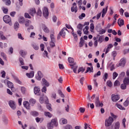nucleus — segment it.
<instances>
[{
    "label": "nucleus",
    "instance_id": "obj_1",
    "mask_svg": "<svg viewBox=\"0 0 129 129\" xmlns=\"http://www.w3.org/2000/svg\"><path fill=\"white\" fill-rule=\"evenodd\" d=\"M57 124H58L57 123V120L53 119L51 120V122L48 124L47 127L48 129H53L54 126H57Z\"/></svg>",
    "mask_w": 129,
    "mask_h": 129
},
{
    "label": "nucleus",
    "instance_id": "obj_2",
    "mask_svg": "<svg viewBox=\"0 0 129 129\" xmlns=\"http://www.w3.org/2000/svg\"><path fill=\"white\" fill-rule=\"evenodd\" d=\"M3 21L6 24H9L10 26H12V25H13V23H12V19L11 18V17H10V16L9 15H5L3 17Z\"/></svg>",
    "mask_w": 129,
    "mask_h": 129
},
{
    "label": "nucleus",
    "instance_id": "obj_3",
    "mask_svg": "<svg viewBox=\"0 0 129 129\" xmlns=\"http://www.w3.org/2000/svg\"><path fill=\"white\" fill-rule=\"evenodd\" d=\"M112 122H113V118L109 116L108 119H106L105 120V126L108 127V126H110L111 125Z\"/></svg>",
    "mask_w": 129,
    "mask_h": 129
},
{
    "label": "nucleus",
    "instance_id": "obj_4",
    "mask_svg": "<svg viewBox=\"0 0 129 129\" xmlns=\"http://www.w3.org/2000/svg\"><path fill=\"white\" fill-rule=\"evenodd\" d=\"M43 17L46 19H47L48 17H49V11H48V8L46 7H44L43 9Z\"/></svg>",
    "mask_w": 129,
    "mask_h": 129
},
{
    "label": "nucleus",
    "instance_id": "obj_5",
    "mask_svg": "<svg viewBox=\"0 0 129 129\" xmlns=\"http://www.w3.org/2000/svg\"><path fill=\"white\" fill-rule=\"evenodd\" d=\"M64 31H68L67 28L66 27L63 28L60 32H59L60 36H61L63 38H65V36H66V32H65Z\"/></svg>",
    "mask_w": 129,
    "mask_h": 129
},
{
    "label": "nucleus",
    "instance_id": "obj_6",
    "mask_svg": "<svg viewBox=\"0 0 129 129\" xmlns=\"http://www.w3.org/2000/svg\"><path fill=\"white\" fill-rule=\"evenodd\" d=\"M125 59H124V58H122L120 59V61L119 63V64H117V67H119L120 66H122L123 67V66H124V65H125Z\"/></svg>",
    "mask_w": 129,
    "mask_h": 129
},
{
    "label": "nucleus",
    "instance_id": "obj_7",
    "mask_svg": "<svg viewBox=\"0 0 129 129\" xmlns=\"http://www.w3.org/2000/svg\"><path fill=\"white\" fill-rule=\"evenodd\" d=\"M119 99V95H115L114 94H112L111 95V100L112 101L116 102Z\"/></svg>",
    "mask_w": 129,
    "mask_h": 129
},
{
    "label": "nucleus",
    "instance_id": "obj_8",
    "mask_svg": "<svg viewBox=\"0 0 129 129\" xmlns=\"http://www.w3.org/2000/svg\"><path fill=\"white\" fill-rule=\"evenodd\" d=\"M9 104L10 107L12 108V109H16V104L15 103V102L14 101H9Z\"/></svg>",
    "mask_w": 129,
    "mask_h": 129
},
{
    "label": "nucleus",
    "instance_id": "obj_9",
    "mask_svg": "<svg viewBox=\"0 0 129 129\" xmlns=\"http://www.w3.org/2000/svg\"><path fill=\"white\" fill-rule=\"evenodd\" d=\"M41 91V89L40 88L38 87H35L34 88V93L35 94H36L37 95H40V92Z\"/></svg>",
    "mask_w": 129,
    "mask_h": 129
},
{
    "label": "nucleus",
    "instance_id": "obj_10",
    "mask_svg": "<svg viewBox=\"0 0 129 129\" xmlns=\"http://www.w3.org/2000/svg\"><path fill=\"white\" fill-rule=\"evenodd\" d=\"M38 75L36 76L35 78L38 81H40L41 79H42V77H43V75L42 74V72L41 71H38L37 73Z\"/></svg>",
    "mask_w": 129,
    "mask_h": 129
},
{
    "label": "nucleus",
    "instance_id": "obj_11",
    "mask_svg": "<svg viewBox=\"0 0 129 129\" xmlns=\"http://www.w3.org/2000/svg\"><path fill=\"white\" fill-rule=\"evenodd\" d=\"M70 66H71V69H73L74 73H77V69L78 68V66L76 64H70Z\"/></svg>",
    "mask_w": 129,
    "mask_h": 129
},
{
    "label": "nucleus",
    "instance_id": "obj_12",
    "mask_svg": "<svg viewBox=\"0 0 129 129\" xmlns=\"http://www.w3.org/2000/svg\"><path fill=\"white\" fill-rule=\"evenodd\" d=\"M42 83L46 86V87H49L50 86V83H48V81H47L45 78H43L42 79Z\"/></svg>",
    "mask_w": 129,
    "mask_h": 129
},
{
    "label": "nucleus",
    "instance_id": "obj_13",
    "mask_svg": "<svg viewBox=\"0 0 129 129\" xmlns=\"http://www.w3.org/2000/svg\"><path fill=\"white\" fill-rule=\"evenodd\" d=\"M31 24H32V21H31V20L26 19L25 22L24 23V25H25L26 28H28V27H29Z\"/></svg>",
    "mask_w": 129,
    "mask_h": 129
},
{
    "label": "nucleus",
    "instance_id": "obj_14",
    "mask_svg": "<svg viewBox=\"0 0 129 129\" xmlns=\"http://www.w3.org/2000/svg\"><path fill=\"white\" fill-rule=\"evenodd\" d=\"M23 105L26 109H30V103L29 102L25 101L23 102Z\"/></svg>",
    "mask_w": 129,
    "mask_h": 129
},
{
    "label": "nucleus",
    "instance_id": "obj_15",
    "mask_svg": "<svg viewBox=\"0 0 129 129\" xmlns=\"http://www.w3.org/2000/svg\"><path fill=\"white\" fill-rule=\"evenodd\" d=\"M7 85H8L9 88H11V90L12 91H13L14 90V84H13V83L11 82V81H8Z\"/></svg>",
    "mask_w": 129,
    "mask_h": 129
},
{
    "label": "nucleus",
    "instance_id": "obj_16",
    "mask_svg": "<svg viewBox=\"0 0 129 129\" xmlns=\"http://www.w3.org/2000/svg\"><path fill=\"white\" fill-rule=\"evenodd\" d=\"M35 75V72L34 71L31 72L30 73H26V76L28 77V78H33L34 76Z\"/></svg>",
    "mask_w": 129,
    "mask_h": 129
},
{
    "label": "nucleus",
    "instance_id": "obj_17",
    "mask_svg": "<svg viewBox=\"0 0 129 129\" xmlns=\"http://www.w3.org/2000/svg\"><path fill=\"white\" fill-rule=\"evenodd\" d=\"M18 22L19 24H21L22 25H23L25 23V22H26V20L25 19V18L23 17H21L19 19Z\"/></svg>",
    "mask_w": 129,
    "mask_h": 129
},
{
    "label": "nucleus",
    "instance_id": "obj_18",
    "mask_svg": "<svg viewBox=\"0 0 129 129\" xmlns=\"http://www.w3.org/2000/svg\"><path fill=\"white\" fill-rule=\"evenodd\" d=\"M117 23L119 27H121V26H123V25H124V21L122 19H118Z\"/></svg>",
    "mask_w": 129,
    "mask_h": 129
},
{
    "label": "nucleus",
    "instance_id": "obj_19",
    "mask_svg": "<svg viewBox=\"0 0 129 129\" xmlns=\"http://www.w3.org/2000/svg\"><path fill=\"white\" fill-rule=\"evenodd\" d=\"M29 14L31 16H34L36 14V9L35 8H31L29 10Z\"/></svg>",
    "mask_w": 129,
    "mask_h": 129
},
{
    "label": "nucleus",
    "instance_id": "obj_20",
    "mask_svg": "<svg viewBox=\"0 0 129 129\" xmlns=\"http://www.w3.org/2000/svg\"><path fill=\"white\" fill-rule=\"evenodd\" d=\"M68 60L69 63H70L71 64H73V65H76V63L74 62V58L69 57Z\"/></svg>",
    "mask_w": 129,
    "mask_h": 129
},
{
    "label": "nucleus",
    "instance_id": "obj_21",
    "mask_svg": "<svg viewBox=\"0 0 129 129\" xmlns=\"http://www.w3.org/2000/svg\"><path fill=\"white\" fill-rule=\"evenodd\" d=\"M42 29L43 30L44 32L46 34H48V33H49L50 32L49 28H48V27H47V26H45V25H43Z\"/></svg>",
    "mask_w": 129,
    "mask_h": 129
},
{
    "label": "nucleus",
    "instance_id": "obj_22",
    "mask_svg": "<svg viewBox=\"0 0 129 129\" xmlns=\"http://www.w3.org/2000/svg\"><path fill=\"white\" fill-rule=\"evenodd\" d=\"M85 42V41L83 40V38L81 37L80 39V43H79V47H80V48H82V47H83V46L84 45Z\"/></svg>",
    "mask_w": 129,
    "mask_h": 129
},
{
    "label": "nucleus",
    "instance_id": "obj_23",
    "mask_svg": "<svg viewBox=\"0 0 129 129\" xmlns=\"http://www.w3.org/2000/svg\"><path fill=\"white\" fill-rule=\"evenodd\" d=\"M123 83H124V84H126V85H129V78H125L123 80Z\"/></svg>",
    "mask_w": 129,
    "mask_h": 129
},
{
    "label": "nucleus",
    "instance_id": "obj_24",
    "mask_svg": "<svg viewBox=\"0 0 129 129\" xmlns=\"http://www.w3.org/2000/svg\"><path fill=\"white\" fill-rule=\"evenodd\" d=\"M78 11V9H77V6H75V7L73 6V7H72L71 12H72V13L75 12V13H77Z\"/></svg>",
    "mask_w": 129,
    "mask_h": 129
},
{
    "label": "nucleus",
    "instance_id": "obj_25",
    "mask_svg": "<svg viewBox=\"0 0 129 129\" xmlns=\"http://www.w3.org/2000/svg\"><path fill=\"white\" fill-rule=\"evenodd\" d=\"M44 115L47 117L51 118L53 115L50 112H44Z\"/></svg>",
    "mask_w": 129,
    "mask_h": 129
},
{
    "label": "nucleus",
    "instance_id": "obj_26",
    "mask_svg": "<svg viewBox=\"0 0 129 129\" xmlns=\"http://www.w3.org/2000/svg\"><path fill=\"white\" fill-rule=\"evenodd\" d=\"M116 106H117L119 109H121V110H125V108L122 107L121 105L118 104V103H116Z\"/></svg>",
    "mask_w": 129,
    "mask_h": 129
},
{
    "label": "nucleus",
    "instance_id": "obj_27",
    "mask_svg": "<svg viewBox=\"0 0 129 129\" xmlns=\"http://www.w3.org/2000/svg\"><path fill=\"white\" fill-rule=\"evenodd\" d=\"M19 26H20V25L19 24L18 22H16L14 24V28L15 30H16V31H18V30H19Z\"/></svg>",
    "mask_w": 129,
    "mask_h": 129
},
{
    "label": "nucleus",
    "instance_id": "obj_28",
    "mask_svg": "<svg viewBox=\"0 0 129 129\" xmlns=\"http://www.w3.org/2000/svg\"><path fill=\"white\" fill-rule=\"evenodd\" d=\"M129 104V97H128L126 100L124 102L123 105L125 106V107H126V106H128Z\"/></svg>",
    "mask_w": 129,
    "mask_h": 129
},
{
    "label": "nucleus",
    "instance_id": "obj_29",
    "mask_svg": "<svg viewBox=\"0 0 129 129\" xmlns=\"http://www.w3.org/2000/svg\"><path fill=\"white\" fill-rule=\"evenodd\" d=\"M30 114L33 116H38L39 115V113L37 111H31Z\"/></svg>",
    "mask_w": 129,
    "mask_h": 129
},
{
    "label": "nucleus",
    "instance_id": "obj_30",
    "mask_svg": "<svg viewBox=\"0 0 129 129\" xmlns=\"http://www.w3.org/2000/svg\"><path fill=\"white\" fill-rule=\"evenodd\" d=\"M20 54L22 57H25L27 54V52L23 50H21L20 51Z\"/></svg>",
    "mask_w": 129,
    "mask_h": 129
},
{
    "label": "nucleus",
    "instance_id": "obj_31",
    "mask_svg": "<svg viewBox=\"0 0 129 129\" xmlns=\"http://www.w3.org/2000/svg\"><path fill=\"white\" fill-rule=\"evenodd\" d=\"M120 126V123L119 121H117L115 124V129H119V127Z\"/></svg>",
    "mask_w": 129,
    "mask_h": 129
},
{
    "label": "nucleus",
    "instance_id": "obj_32",
    "mask_svg": "<svg viewBox=\"0 0 129 129\" xmlns=\"http://www.w3.org/2000/svg\"><path fill=\"white\" fill-rule=\"evenodd\" d=\"M104 40V37L103 36H100L98 40V42H99L100 43H102Z\"/></svg>",
    "mask_w": 129,
    "mask_h": 129
},
{
    "label": "nucleus",
    "instance_id": "obj_33",
    "mask_svg": "<svg viewBox=\"0 0 129 129\" xmlns=\"http://www.w3.org/2000/svg\"><path fill=\"white\" fill-rule=\"evenodd\" d=\"M126 85H127L124 83L121 84V86H120L121 89H122L123 90H125V89H126Z\"/></svg>",
    "mask_w": 129,
    "mask_h": 129
},
{
    "label": "nucleus",
    "instance_id": "obj_34",
    "mask_svg": "<svg viewBox=\"0 0 129 129\" xmlns=\"http://www.w3.org/2000/svg\"><path fill=\"white\" fill-rule=\"evenodd\" d=\"M46 107L47 109H48L49 111H52V110H53V109H52V105H51V104H47L46 105Z\"/></svg>",
    "mask_w": 129,
    "mask_h": 129
},
{
    "label": "nucleus",
    "instance_id": "obj_35",
    "mask_svg": "<svg viewBox=\"0 0 129 129\" xmlns=\"http://www.w3.org/2000/svg\"><path fill=\"white\" fill-rule=\"evenodd\" d=\"M73 36L74 37V39L75 41H77L78 40V36H77V34L76 33L73 32Z\"/></svg>",
    "mask_w": 129,
    "mask_h": 129
},
{
    "label": "nucleus",
    "instance_id": "obj_36",
    "mask_svg": "<svg viewBox=\"0 0 129 129\" xmlns=\"http://www.w3.org/2000/svg\"><path fill=\"white\" fill-rule=\"evenodd\" d=\"M58 94L60 95V96H61L62 98H64V97H65V95H64V94H63V93L62 92V91H61V90H59L58 91Z\"/></svg>",
    "mask_w": 129,
    "mask_h": 129
},
{
    "label": "nucleus",
    "instance_id": "obj_37",
    "mask_svg": "<svg viewBox=\"0 0 129 129\" xmlns=\"http://www.w3.org/2000/svg\"><path fill=\"white\" fill-rule=\"evenodd\" d=\"M32 46L33 47V49L34 50H39V46L36 44H33L32 45Z\"/></svg>",
    "mask_w": 129,
    "mask_h": 129
},
{
    "label": "nucleus",
    "instance_id": "obj_38",
    "mask_svg": "<svg viewBox=\"0 0 129 129\" xmlns=\"http://www.w3.org/2000/svg\"><path fill=\"white\" fill-rule=\"evenodd\" d=\"M83 26H84L81 24V23H80L77 26V29H78V30H82V29H83Z\"/></svg>",
    "mask_w": 129,
    "mask_h": 129
},
{
    "label": "nucleus",
    "instance_id": "obj_39",
    "mask_svg": "<svg viewBox=\"0 0 129 129\" xmlns=\"http://www.w3.org/2000/svg\"><path fill=\"white\" fill-rule=\"evenodd\" d=\"M107 78H108V74H107V73H105L103 76V79L105 82V81H106V79H107Z\"/></svg>",
    "mask_w": 129,
    "mask_h": 129
},
{
    "label": "nucleus",
    "instance_id": "obj_40",
    "mask_svg": "<svg viewBox=\"0 0 129 129\" xmlns=\"http://www.w3.org/2000/svg\"><path fill=\"white\" fill-rule=\"evenodd\" d=\"M85 71V69H84L83 67L80 68L78 71V73L79 74L80 72H82V73H83Z\"/></svg>",
    "mask_w": 129,
    "mask_h": 129
},
{
    "label": "nucleus",
    "instance_id": "obj_41",
    "mask_svg": "<svg viewBox=\"0 0 129 129\" xmlns=\"http://www.w3.org/2000/svg\"><path fill=\"white\" fill-rule=\"evenodd\" d=\"M120 85V83L118 80H116L114 82V86H119Z\"/></svg>",
    "mask_w": 129,
    "mask_h": 129
},
{
    "label": "nucleus",
    "instance_id": "obj_42",
    "mask_svg": "<svg viewBox=\"0 0 129 129\" xmlns=\"http://www.w3.org/2000/svg\"><path fill=\"white\" fill-rule=\"evenodd\" d=\"M85 13H82L81 15L79 16V19H80V20H82L83 18H85Z\"/></svg>",
    "mask_w": 129,
    "mask_h": 129
},
{
    "label": "nucleus",
    "instance_id": "obj_43",
    "mask_svg": "<svg viewBox=\"0 0 129 129\" xmlns=\"http://www.w3.org/2000/svg\"><path fill=\"white\" fill-rule=\"evenodd\" d=\"M2 10L4 14H8V12H9V9L8 8H6L5 7L2 8Z\"/></svg>",
    "mask_w": 129,
    "mask_h": 129
},
{
    "label": "nucleus",
    "instance_id": "obj_44",
    "mask_svg": "<svg viewBox=\"0 0 129 129\" xmlns=\"http://www.w3.org/2000/svg\"><path fill=\"white\" fill-rule=\"evenodd\" d=\"M108 9V6H107L106 8H104L102 10V14H106V13H107V10Z\"/></svg>",
    "mask_w": 129,
    "mask_h": 129
},
{
    "label": "nucleus",
    "instance_id": "obj_45",
    "mask_svg": "<svg viewBox=\"0 0 129 129\" xmlns=\"http://www.w3.org/2000/svg\"><path fill=\"white\" fill-rule=\"evenodd\" d=\"M29 102L30 104H35V103H36V100L34 99H30Z\"/></svg>",
    "mask_w": 129,
    "mask_h": 129
},
{
    "label": "nucleus",
    "instance_id": "obj_46",
    "mask_svg": "<svg viewBox=\"0 0 129 129\" xmlns=\"http://www.w3.org/2000/svg\"><path fill=\"white\" fill-rule=\"evenodd\" d=\"M44 95L40 97L39 98V102L41 104L44 103Z\"/></svg>",
    "mask_w": 129,
    "mask_h": 129
},
{
    "label": "nucleus",
    "instance_id": "obj_47",
    "mask_svg": "<svg viewBox=\"0 0 129 129\" xmlns=\"http://www.w3.org/2000/svg\"><path fill=\"white\" fill-rule=\"evenodd\" d=\"M126 121V119H125V118H124L122 119V125L125 128V122Z\"/></svg>",
    "mask_w": 129,
    "mask_h": 129
},
{
    "label": "nucleus",
    "instance_id": "obj_48",
    "mask_svg": "<svg viewBox=\"0 0 129 129\" xmlns=\"http://www.w3.org/2000/svg\"><path fill=\"white\" fill-rule=\"evenodd\" d=\"M107 85L109 87H111V86H112V83L111 82V81H108L107 82Z\"/></svg>",
    "mask_w": 129,
    "mask_h": 129
},
{
    "label": "nucleus",
    "instance_id": "obj_49",
    "mask_svg": "<svg viewBox=\"0 0 129 129\" xmlns=\"http://www.w3.org/2000/svg\"><path fill=\"white\" fill-rule=\"evenodd\" d=\"M117 76H118V74L116 73V72H114L113 73V79H115Z\"/></svg>",
    "mask_w": 129,
    "mask_h": 129
},
{
    "label": "nucleus",
    "instance_id": "obj_50",
    "mask_svg": "<svg viewBox=\"0 0 129 129\" xmlns=\"http://www.w3.org/2000/svg\"><path fill=\"white\" fill-rule=\"evenodd\" d=\"M54 41H51L50 42V47H52V48L55 47V43H54Z\"/></svg>",
    "mask_w": 129,
    "mask_h": 129
},
{
    "label": "nucleus",
    "instance_id": "obj_51",
    "mask_svg": "<svg viewBox=\"0 0 129 129\" xmlns=\"http://www.w3.org/2000/svg\"><path fill=\"white\" fill-rule=\"evenodd\" d=\"M100 75H101V72H100V71H99L97 74L94 75V77H97V76H100Z\"/></svg>",
    "mask_w": 129,
    "mask_h": 129
},
{
    "label": "nucleus",
    "instance_id": "obj_52",
    "mask_svg": "<svg viewBox=\"0 0 129 129\" xmlns=\"http://www.w3.org/2000/svg\"><path fill=\"white\" fill-rule=\"evenodd\" d=\"M50 39H51V41H55V36H54V34H50Z\"/></svg>",
    "mask_w": 129,
    "mask_h": 129
},
{
    "label": "nucleus",
    "instance_id": "obj_53",
    "mask_svg": "<svg viewBox=\"0 0 129 129\" xmlns=\"http://www.w3.org/2000/svg\"><path fill=\"white\" fill-rule=\"evenodd\" d=\"M5 5H6V6H10L11 5V0H6L5 1Z\"/></svg>",
    "mask_w": 129,
    "mask_h": 129
},
{
    "label": "nucleus",
    "instance_id": "obj_54",
    "mask_svg": "<svg viewBox=\"0 0 129 129\" xmlns=\"http://www.w3.org/2000/svg\"><path fill=\"white\" fill-rule=\"evenodd\" d=\"M37 15H38V16H39L40 17H41L42 16V11H41V10L40 9H38Z\"/></svg>",
    "mask_w": 129,
    "mask_h": 129
},
{
    "label": "nucleus",
    "instance_id": "obj_55",
    "mask_svg": "<svg viewBox=\"0 0 129 129\" xmlns=\"http://www.w3.org/2000/svg\"><path fill=\"white\" fill-rule=\"evenodd\" d=\"M105 32H106L105 29H102L99 31V34H100V35H102L103 34L105 33Z\"/></svg>",
    "mask_w": 129,
    "mask_h": 129
},
{
    "label": "nucleus",
    "instance_id": "obj_56",
    "mask_svg": "<svg viewBox=\"0 0 129 129\" xmlns=\"http://www.w3.org/2000/svg\"><path fill=\"white\" fill-rule=\"evenodd\" d=\"M51 97L52 98H54V99H56L57 98V95L55 93H53L51 94Z\"/></svg>",
    "mask_w": 129,
    "mask_h": 129
},
{
    "label": "nucleus",
    "instance_id": "obj_57",
    "mask_svg": "<svg viewBox=\"0 0 129 129\" xmlns=\"http://www.w3.org/2000/svg\"><path fill=\"white\" fill-rule=\"evenodd\" d=\"M42 92H44V93H46V91H47V88L46 86L43 87V88L41 89Z\"/></svg>",
    "mask_w": 129,
    "mask_h": 129
},
{
    "label": "nucleus",
    "instance_id": "obj_58",
    "mask_svg": "<svg viewBox=\"0 0 129 129\" xmlns=\"http://www.w3.org/2000/svg\"><path fill=\"white\" fill-rule=\"evenodd\" d=\"M30 30H34V26L33 25H29V27L27 28V31L29 32Z\"/></svg>",
    "mask_w": 129,
    "mask_h": 129
},
{
    "label": "nucleus",
    "instance_id": "obj_59",
    "mask_svg": "<svg viewBox=\"0 0 129 129\" xmlns=\"http://www.w3.org/2000/svg\"><path fill=\"white\" fill-rule=\"evenodd\" d=\"M40 47L41 49V51H44V49H45V45H44V44L42 43L40 45Z\"/></svg>",
    "mask_w": 129,
    "mask_h": 129
},
{
    "label": "nucleus",
    "instance_id": "obj_60",
    "mask_svg": "<svg viewBox=\"0 0 129 129\" xmlns=\"http://www.w3.org/2000/svg\"><path fill=\"white\" fill-rule=\"evenodd\" d=\"M65 129H72V126L71 125H66V126L64 127Z\"/></svg>",
    "mask_w": 129,
    "mask_h": 129
},
{
    "label": "nucleus",
    "instance_id": "obj_61",
    "mask_svg": "<svg viewBox=\"0 0 129 129\" xmlns=\"http://www.w3.org/2000/svg\"><path fill=\"white\" fill-rule=\"evenodd\" d=\"M60 120L62 121L63 124H66L67 123V119H66L62 118Z\"/></svg>",
    "mask_w": 129,
    "mask_h": 129
},
{
    "label": "nucleus",
    "instance_id": "obj_62",
    "mask_svg": "<svg viewBox=\"0 0 129 129\" xmlns=\"http://www.w3.org/2000/svg\"><path fill=\"white\" fill-rule=\"evenodd\" d=\"M19 61L21 65H24V59H23V58L22 57L19 58Z\"/></svg>",
    "mask_w": 129,
    "mask_h": 129
},
{
    "label": "nucleus",
    "instance_id": "obj_63",
    "mask_svg": "<svg viewBox=\"0 0 129 129\" xmlns=\"http://www.w3.org/2000/svg\"><path fill=\"white\" fill-rule=\"evenodd\" d=\"M116 55H117L116 51H112V57H113V58L116 57Z\"/></svg>",
    "mask_w": 129,
    "mask_h": 129
},
{
    "label": "nucleus",
    "instance_id": "obj_64",
    "mask_svg": "<svg viewBox=\"0 0 129 129\" xmlns=\"http://www.w3.org/2000/svg\"><path fill=\"white\" fill-rule=\"evenodd\" d=\"M83 81H84V77H82L80 80V82L82 85H83Z\"/></svg>",
    "mask_w": 129,
    "mask_h": 129
}]
</instances>
